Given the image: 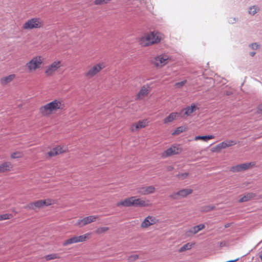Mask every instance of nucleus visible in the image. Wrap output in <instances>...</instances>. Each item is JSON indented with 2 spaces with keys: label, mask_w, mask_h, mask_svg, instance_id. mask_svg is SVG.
Returning <instances> with one entry per match:
<instances>
[{
  "label": "nucleus",
  "mask_w": 262,
  "mask_h": 262,
  "mask_svg": "<svg viewBox=\"0 0 262 262\" xmlns=\"http://www.w3.org/2000/svg\"><path fill=\"white\" fill-rule=\"evenodd\" d=\"M64 107V105L62 100L55 99L40 107L39 112L43 116H49L58 111L63 110Z\"/></svg>",
  "instance_id": "f257e3e1"
},
{
  "label": "nucleus",
  "mask_w": 262,
  "mask_h": 262,
  "mask_svg": "<svg viewBox=\"0 0 262 262\" xmlns=\"http://www.w3.org/2000/svg\"><path fill=\"white\" fill-rule=\"evenodd\" d=\"M162 35L159 32H152L146 33L139 38V43L143 47H147L160 41Z\"/></svg>",
  "instance_id": "f03ea898"
},
{
  "label": "nucleus",
  "mask_w": 262,
  "mask_h": 262,
  "mask_svg": "<svg viewBox=\"0 0 262 262\" xmlns=\"http://www.w3.org/2000/svg\"><path fill=\"white\" fill-rule=\"evenodd\" d=\"M45 58L41 55L33 56L25 64V69L29 73H33L39 70L43 64Z\"/></svg>",
  "instance_id": "7ed1b4c3"
},
{
  "label": "nucleus",
  "mask_w": 262,
  "mask_h": 262,
  "mask_svg": "<svg viewBox=\"0 0 262 262\" xmlns=\"http://www.w3.org/2000/svg\"><path fill=\"white\" fill-rule=\"evenodd\" d=\"M43 20L39 17H33L26 21L22 26L24 30H31L41 28L43 26Z\"/></svg>",
  "instance_id": "20e7f679"
},
{
  "label": "nucleus",
  "mask_w": 262,
  "mask_h": 262,
  "mask_svg": "<svg viewBox=\"0 0 262 262\" xmlns=\"http://www.w3.org/2000/svg\"><path fill=\"white\" fill-rule=\"evenodd\" d=\"M171 57L166 54H161L154 58L151 62L157 68H162L171 60Z\"/></svg>",
  "instance_id": "39448f33"
},
{
  "label": "nucleus",
  "mask_w": 262,
  "mask_h": 262,
  "mask_svg": "<svg viewBox=\"0 0 262 262\" xmlns=\"http://www.w3.org/2000/svg\"><path fill=\"white\" fill-rule=\"evenodd\" d=\"M105 67V64L103 62H99L90 67L85 73V76L89 78H92Z\"/></svg>",
  "instance_id": "423d86ee"
},
{
  "label": "nucleus",
  "mask_w": 262,
  "mask_h": 262,
  "mask_svg": "<svg viewBox=\"0 0 262 262\" xmlns=\"http://www.w3.org/2000/svg\"><path fill=\"white\" fill-rule=\"evenodd\" d=\"M193 190L191 188H183L177 192H173L170 195V198L173 200L185 198L192 194Z\"/></svg>",
  "instance_id": "0eeeda50"
},
{
  "label": "nucleus",
  "mask_w": 262,
  "mask_h": 262,
  "mask_svg": "<svg viewBox=\"0 0 262 262\" xmlns=\"http://www.w3.org/2000/svg\"><path fill=\"white\" fill-rule=\"evenodd\" d=\"M61 67V61L59 60H56L46 67L45 73L47 76H51L53 75Z\"/></svg>",
  "instance_id": "6e6552de"
},
{
  "label": "nucleus",
  "mask_w": 262,
  "mask_h": 262,
  "mask_svg": "<svg viewBox=\"0 0 262 262\" xmlns=\"http://www.w3.org/2000/svg\"><path fill=\"white\" fill-rule=\"evenodd\" d=\"M159 223V220L153 215H148L141 222L140 227L142 229H146L151 226Z\"/></svg>",
  "instance_id": "1a4fd4ad"
},
{
  "label": "nucleus",
  "mask_w": 262,
  "mask_h": 262,
  "mask_svg": "<svg viewBox=\"0 0 262 262\" xmlns=\"http://www.w3.org/2000/svg\"><path fill=\"white\" fill-rule=\"evenodd\" d=\"M236 144V142L232 140H226L213 147L211 150L213 152H219L223 149L233 146Z\"/></svg>",
  "instance_id": "9d476101"
},
{
  "label": "nucleus",
  "mask_w": 262,
  "mask_h": 262,
  "mask_svg": "<svg viewBox=\"0 0 262 262\" xmlns=\"http://www.w3.org/2000/svg\"><path fill=\"white\" fill-rule=\"evenodd\" d=\"M182 151L180 145H173L162 154V157L166 158L173 155L179 154Z\"/></svg>",
  "instance_id": "9b49d317"
},
{
  "label": "nucleus",
  "mask_w": 262,
  "mask_h": 262,
  "mask_svg": "<svg viewBox=\"0 0 262 262\" xmlns=\"http://www.w3.org/2000/svg\"><path fill=\"white\" fill-rule=\"evenodd\" d=\"M68 151V147L66 145H58L53 147L47 153L48 157L51 158L55 156L64 153Z\"/></svg>",
  "instance_id": "f8f14e48"
},
{
  "label": "nucleus",
  "mask_w": 262,
  "mask_h": 262,
  "mask_svg": "<svg viewBox=\"0 0 262 262\" xmlns=\"http://www.w3.org/2000/svg\"><path fill=\"white\" fill-rule=\"evenodd\" d=\"M99 216L98 215H90L83 219H79L76 223L75 225L80 227H83L91 223L94 222Z\"/></svg>",
  "instance_id": "ddd939ff"
},
{
  "label": "nucleus",
  "mask_w": 262,
  "mask_h": 262,
  "mask_svg": "<svg viewBox=\"0 0 262 262\" xmlns=\"http://www.w3.org/2000/svg\"><path fill=\"white\" fill-rule=\"evenodd\" d=\"M149 123L148 119H145L140 120L138 122L133 124L130 127L132 132H136L140 129L143 128L147 126Z\"/></svg>",
  "instance_id": "4468645a"
},
{
  "label": "nucleus",
  "mask_w": 262,
  "mask_h": 262,
  "mask_svg": "<svg viewBox=\"0 0 262 262\" xmlns=\"http://www.w3.org/2000/svg\"><path fill=\"white\" fill-rule=\"evenodd\" d=\"M137 189L138 193L143 195L154 193L156 191L155 187L152 185L139 187Z\"/></svg>",
  "instance_id": "2eb2a0df"
},
{
  "label": "nucleus",
  "mask_w": 262,
  "mask_h": 262,
  "mask_svg": "<svg viewBox=\"0 0 262 262\" xmlns=\"http://www.w3.org/2000/svg\"><path fill=\"white\" fill-rule=\"evenodd\" d=\"M198 109L196 106L194 104H192L191 106L182 110L179 115L181 116V118H185L186 117L190 116L192 113L195 112Z\"/></svg>",
  "instance_id": "dca6fc26"
},
{
  "label": "nucleus",
  "mask_w": 262,
  "mask_h": 262,
  "mask_svg": "<svg viewBox=\"0 0 262 262\" xmlns=\"http://www.w3.org/2000/svg\"><path fill=\"white\" fill-rule=\"evenodd\" d=\"M255 165L253 162L243 163L231 168V170L233 172H238L248 169Z\"/></svg>",
  "instance_id": "f3484780"
},
{
  "label": "nucleus",
  "mask_w": 262,
  "mask_h": 262,
  "mask_svg": "<svg viewBox=\"0 0 262 262\" xmlns=\"http://www.w3.org/2000/svg\"><path fill=\"white\" fill-rule=\"evenodd\" d=\"M150 91V86L147 85H143L140 91L138 92V94L137 95L136 98L138 100H141L144 97L146 96L149 93Z\"/></svg>",
  "instance_id": "a211bd4d"
},
{
  "label": "nucleus",
  "mask_w": 262,
  "mask_h": 262,
  "mask_svg": "<svg viewBox=\"0 0 262 262\" xmlns=\"http://www.w3.org/2000/svg\"><path fill=\"white\" fill-rule=\"evenodd\" d=\"M205 228V226L203 224H200L199 225L194 226L191 228H190L189 230H188L186 234L187 236H191L192 235H194L198 232H199L200 231L202 230Z\"/></svg>",
  "instance_id": "6ab92c4d"
},
{
  "label": "nucleus",
  "mask_w": 262,
  "mask_h": 262,
  "mask_svg": "<svg viewBox=\"0 0 262 262\" xmlns=\"http://www.w3.org/2000/svg\"><path fill=\"white\" fill-rule=\"evenodd\" d=\"M42 200L31 202L27 205L25 208L28 209L34 210L36 208H43Z\"/></svg>",
  "instance_id": "aec40b11"
},
{
  "label": "nucleus",
  "mask_w": 262,
  "mask_h": 262,
  "mask_svg": "<svg viewBox=\"0 0 262 262\" xmlns=\"http://www.w3.org/2000/svg\"><path fill=\"white\" fill-rule=\"evenodd\" d=\"M13 165L10 162H5L0 164V173L5 172L13 169Z\"/></svg>",
  "instance_id": "412c9836"
},
{
  "label": "nucleus",
  "mask_w": 262,
  "mask_h": 262,
  "mask_svg": "<svg viewBox=\"0 0 262 262\" xmlns=\"http://www.w3.org/2000/svg\"><path fill=\"white\" fill-rule=\"evenodd\" d=\"M256 196V194L253 192H248L241 196L238 202L243 203L250 201Z\"/></svg>",
  "instance_id": "4be33fe9"
},
{
  "label": "nucleus",
  "mask_w": 262,
  "mask_h": 262,
  "mask_svg": "<svg viewBox=\"0 0 262 262\" xmlns=\"http://www.w3.org/2000/svg\"><path fill=\"white\" fill-rule=\"evenodd\" d=\"M15 77V74H11L8 76H4L1 79V84L2 85H6L12 81Z\"/></svg>",
  "instance_id": "5701e85b"
},
{
  "label": "nucleus",
  "mask_w": 262,
  "mask_h": 262,
  "mask_svg": "<svg viewBox=\"0 0 262 262\" xmlns=\"http://www.w3.org/2000/svg\"><path fill=\"white\" fill-rule=\"evenodd\" d=\"M179 114L177 113L173 112L170 113L167 117L163 120V123L168 124L177 119Z\"/></svg>",
  "instance_id": "b1692460"
},
{
  "label": "nucleus",
  "mask_w": 262,
  "mask_h": 262,
  "mask_svg": "<svg viewBox=\"0 0 262 262\" xmlns=\"http://www.w3.org/2000/svg\"><path fill=\"white\" fill-rule=\"evenodd\" d=\"M149 206H150L149 201L143 200L136 198L135 206L144 207Z\"/></svg>",
  "instance_id": "393cba45"
},
{
  "label": "nucleus",
  "mask_w": 262,
  "mask_h": 262,
  "mask_svg": "<svg viewBox=\"0 0 262 262\" xmlns=\"http://www.w3.org/2000/svg\"><path fill=\"white\" fill-rule=\"evenodd\" d=\"M213 138L214 136L211 135L206 136H196L194 138L193 140L195 141L201 140L203 142H207L208 140Z\"/></svg>",
  "instance_id": "a878e982"
},
{
  "label": "nucleus",
  "mask_w": 262,
  "mask_h": 262,
  "mask_svg": "<svg viewBox=\"0 0 262 262\" xmlns=\"http://www.w3.org/2000/svg\"><path fill=\"white\" fill-rule=\"evenodd\" d=\"M116 205L118 207H125L132 206L129 198H126L123 200L118 202L117 203Z\"/></svg>",
  "instance_id": "bb28decb"
},
{
  "label": "nucleus",
  "mask_w": 262,
  "mask_h": 262,
  "mask_svg": "<svg viewBox=\"0 0 262 262\" xmlns=\"http://www.w3.org/2000/svg\"><path fill=\"white\" fill-rule=\"evenodd\" d=\"M75 243H78L77 237H76V236H72L71 238L67 239L65 240L64 241H63V242L62 243V245L63 246H67L68 245L75 244Z\"/></svg>",
  "instance_id": "cd10ccee"
},
{
  "label": "nucleus",
  "mask_w": 262,
  "mask_h": 262,
  "mask_svg": "<svg viewBox=\"0 0 262 262\" xmlns=\"http://www.w3.org/2000/svg\"><path fill=\"white\" fill-rule=\"evenodd\" d=\"M260 11V8L256 5L250 6L248 10V14L250 15H254Z\"/></svg>",
  "instance_id": "c85d7f7f"
},
{
  "label": "nucleus",
  "mask_w": 262,
  "mask_h": 262,
  "mask_svg": "<svg viewBox=\"0 0 262 262\" xmlns=\"http://www.w3.org/2000/svg\"><path fill=\"white\" fill-rule=\"evenodd\" d=\"M90 233H85L83 235L76 236L77 242L78 243H82L86 241L87 239L90 238Z\"/></svg>",
  "instance_id": "c756f323"
},
{
  "label": "nucleus",
  "mask_w": 262,
  "mask_h": 262,
  "mask_svg": "<svg viewBox=\"0 0 262 262\" xmlns=\"http://www.w3.org/2000/svg\"><path fill=\"white\" fill-rule=\"evenodd\" d=\"M56 201L54 199L48 198L42 200L43 207H47L51 205L55 204Z\"/></svg>",
  "instance_id": "7c9ffc66"
},
{
  "label": "nucleus",
  "mask_w": 262,
  "mask_h": 262,
  "mask_svg": "<svg viewBox=\"0 0 262 262\" xmlns=\"http://www.w3.org/2000/svg\"><path fill=\"white\" fill-rule=\"evenodd\" d=\"M186 130V128L184 126H179L172 133L173 136L178 135Z\"/></svg>",
  "instance_id": "2f4dec72"
},
{
  "label": "nucleus",
  "mask_w": 262,
  "mask_h": 262,
  "mask_svg": "<svg viewBox=\"0 0 262 262\" xmlns=\"http://www.w3.org/2000/svg\"><path fill=\"white\" fill-rule=\"evenodd\" d=\"M23 154L20 151H15L12 152L10 155V157L11 159H18L23 157Z\"/></svg>",
  "instance_id": "473e14b6"
},
{
  "label": "nucleus",
  "mask_w": 262,
  "mask_h": 262,
  "mask_svg": "<svg viewBox=\"0 0 262 262\" xmlns=\"http://www.w3.org/2000/svg\"><path fill=\"white\" fill-rule=\"evenodd\" d=\"M192 244L190 243H187L184 245H183L181 248L179 250L180 252H182L187 250H189L192 248Z\"/></svg>",
  "instance_id": "72a5a7b5"
},
{
  "label": "nucleus",
  "mask_w": 262,
  "mask_h": 262,
  "mask_svg": "<svg viewBox=\"0 0 262 262\" xmlns=\"http://www.w3.org/2000/svg\"><path fill=\"white\" fill-rule=\"evenodd\" d=\"M249 47L252 50H257L260 48V45L258 42H253L249 45Z\"/></svg>",
  "instance_id": "f704fd0d"
},
{
  "label": "nucleus",
  "mask_w": 262,
  "mask_h": 262,
  "mask_svg": "<svg viewBox=\"0 0 262 262\" xmlns=\"http://www.w3.org/2000/svg\"><path fill=\"white\" fill-rule=\"evenodd\" d=\"M189 174V173L187 172H181V173L178 174L177 175V177L179 179L183 180L186 179L188 177Z\"/></svg>",
  "instance_id": "c9c22d12"
},
{
  "label": "nucleus",
  "mask_w": 262,
  "mask_h": 262,
  "mask_svg": "<svg viewBox=\"0 0 262 262\" xmlns=\"http://www.w3.org/2000/svg\"><path fill=\"white\" fill-rule=\"evenodd\" d=\"M108 230V228L107 227H101L98 228L96 231L95 232L97 234H102L106 232Z\"/></svg>",
  "instance_id": "e433bc0d"
},
{
  "label": "nucleus",
  "mask_w": 262,
  "mask_h": 262,
  "mask_svg": "<svg viewBox=\"0 0 262 262\" xmlns=\"http://www.w3.org/2000/svg\"><path fill=\"white\" fill-rule=\"evenodd\" d=\"M59 257V256L57 254H51L48 255L46 256V259L47 260H51V259H54L56 258H58Z\"/></svg>",
  "instance_id": "4c0bfd02"
},
{
  "label": "nucleus",
  "mask_w": 262,
  "mask_h": 262,
  "mask_svg": "<svg viewBox=\"0 0 262 262\" xmlns=\"http://www.w3.org/2000/svg\"><path fill=\"white\" fill-rule=\"evenodd\" d=\"M187 82L186 80H184L181 82H178L175 83L174 87L177 89H179L183 86Z\"/></svg>",
  "instance_id": "58836bf2"
},
{
  "label": "nucleus",
  "mask_w": 262,
  "mask_h": 262,
  "mask_svg": "<svg viewBox=\"0 0 262 262\" xmlns=\"http://www.w3.org/2000/svg\"><path fill=\"white\" fill-rule=\"evenodd\" d=\"M12 217V215L11 214L6 213V214L0 215V221L9 219Z\"/></svg>",
  "instance_id": "ea45409f"
},
{
  "label": "nucleus",
  "mask_w": 262,
  "mask_h": 262,
  "mask_svg": "<svg viewBox=\"0 0 262 262\" xmlns=\"http://www.w3.org/2000/svg\"><path fill=\"white\" fill-rule=\"evenodd\" d=\"M111 0H95V4L97 5H101L108 3Z\"/></svg>",
  "instance_id": "a19ab883"
},
{
  "label": "nucleus",
  "mask_w": 262,
  "mask_h": 262,
  "mask_svg": "<svg viewBox=\"0 0 262 262\" xmlns=\"http://www.w3.org/2000/svg\"><path fill=\"white\" fill-rule=\"evenodd\" d=\"M214 208H215V206H214L213 205H208V206H204L203 208V211H205V212H208V211H210L212 210H213Z\"/></svg>",
  "instance_id": "79ce46f5"
},
{
  "label": "nucleus",
  "mask_w": 262,
  "mask_h": 262,
  "mask_svg": "<svg viewBox=\"0 0 262 262\" xmlns=\"http://www.w3.org/2000/svg\"><path fill=\"white\" fill-rule=\"evenodd\" d=\"M138 255L137 254H134L129 256L128 258V260L130 262H133L134 261L136 260L138 258Z\"/></svg>",
  "instance_id": "37998d69"
},
{
  "label": "nucleus",
  "mask_w": 262,
  "mask_h": 262,
  "mask_svg": "<svg viewBox=\"0 0 262 262\" xmlns=\"http://www.w3.org/2000/svg\"><path fill=\"white\" fill-rule=\"evenodd\" d=\"M136 198V196L129 197L132 206H135Z\"/></svg>",
  "instance_id": "c03bdc74"
},
{
  "label": "nucleus",
  "mask_w": 262,
  "mask_h": 262,
  "mask_svg": "<svg viewBox=\"0 0 262 262\" xmlns=\"http://www.w3.org/2000/svg\"><path fill=\"white\" fill-rule=\"evenodd\" d=\"M235 21H236V19H235V18H230V20H229V23H231V24H233V23H234V22H235Z\"/></svg>",
  "instance_id": "a18cd8bd"
},
{
  "label": "nucleus",
  "mask_w": 262,
  "mask_h": 262,
  "mask_svg": "<svg viewBox=\"0 0 262 262\" xmlns=\"http://www.w3.org/2000/svg\"><path fill=\"white\" fill-rule=\"evenodd\" d=\"M256 53L254 51L249 52V55L251 57H253L255 56Z\"/></svg>",
  "instance_id": "49530a36"
},
{
  "label": "nucleus",
  "mask_w": 262,
  "mask_h": 262,
  "mask_svg": "<svg viewBox=\"0 0 262 262\" xmlns=\"http://www.w3.org/2000/svg\"><path fill=\"white\" fill-rule=\"evenodd\" d=\"M258 110L260 113H262V104L258 106Z\"/></svg>",
  "instance_id": "de8ad7c7"
},
{
  "label": "nucleus",
  "mask_w": 262,
  "mask_h": 262,
  "mask_svg": "<svg viewBox=\"0 0 262 262\" xmlns=\"http://www.w3.org/2000/svg\"><path fill=\"white\" fill-rule=\"evenodd\" d=\"M220 245H221V246H225V242H222V243H221Z\"/></svg>",
  "instance_id": "09e8293b"
},
{
  "label": "nucleus",
  "mask_w": 262,
  "mask_h": 262,
  "mask_svg": "<svg viewBox=\"0 0 262 262\" xmlns=\"http://www.w3.org/2000/svg\"><path fill=\"white\" fill-rule=\"evenodd\" d=\"M172 169V167H168V169L169 170H171Z\"/></svg>",
  "instance_id": "8fccbe9b"
},
{
  "label": "nucleus",
  "mask_w": 262,
  "mask_h": 262,
  "mask_svg": "<svg viewBox=\"0 0 262 262\" xmlns=\"http://www.w3.org/2000/svg\"><path fill=\"white\" fill-rule=\"evenodd\" d=\"M225 227H228V225H225Z\"/></svg>",
  "instance_id": "3c124183"
}]
</instances>
